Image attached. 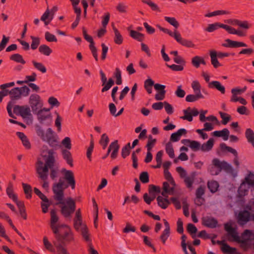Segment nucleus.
Segmentation results:
<instances>
[{"label": "nucleus", "mask_w": 254, "mask_h": 254, "mask_svg": "<svg viewBox=\"0 0 254 254\" xmlns=\"http://www.w3.org/2000/svg\"><path fill=\"white\" fill-rule=\"evenodd\" d=\"M39 51L42 54L47 56H49L52 53V50L46 45H41L40 46Z\"/></svg>", "instance_id": "36"}, {"label": "nucleus", "mask_w": 254, "mask_h": 254, "mask_svg": "<svg viewBox=\"0 0 254 254\" xmlns=\"http://www.w3.org/2000/svg\"><path fill=\"white\" fill-rule=\"evenodd\" d=\"M217 55V53L215 51H211L210 52L211 64L213 65L214 67L216 68L221 66V64L218 61Z\"/></svg>", "instance_id": "23"}, {"label": "nucleus", "mask_w": 254, "mask_h": 254, "mask_svg": "<svg viewBox=\"0 0 254 254\" xmlns=\"http://www.w3.org/2000/svg\"><path fill=\"white\" fill-rule=\"evenodd\" d=\"M34 192L43 202H48V198L38 188H34Z\"/></svg>", "instance_id": "55"}, {"label": "nucleus", "mask_w": 254, "mask_h": 254, "mask_svg": "<svg viewBox=\"0 0 254 254\" xmlns=\"http://www.w3.org/2000/svg\"><path fill=\"white\" fill-rule=\"evenodd\" d=\"M50 215V227L53 233H57L58 231L59 230V226H57L59 220V217L55 209H53L51 210Z\"/></svg>", "instance_id": "7"}, {"label": "nucleus", "mask_w": 254, "mask_h": 254, "mask_svg": "<svg viewBox=\"0 0 254 254\" xmlns=\"http://www.w3.org/2000/svg\"><path fill=\"white\" fill-rule=\"evenodd\" d=\"M229 13L230 12L228 11L223 10H218L214 11L212 12L207 13L205 15V16L210 17L214 16L219 15L228 14H229Z\"/></svg>", "instance_id": "47"}, {"label": "nucleus", "mask_w": 254, "mask_h": 254, "mask_svg": "<svg viewBox=\"0 0 254 254\" xmlns=\"http://www.w3.org/2000/svg\"><path fill=\"white\" fill-rule=\"evenodd\" d=\"M82 32H83V35L84 39L87 41H88V42L90 43L89 46H92L94 45V42L92 37L91 36L87 34L86 30L85 28V27L82 28Z\"/></svg>", "instance_id": "56"}, {"label": "nucleus", "mask_w": 254, "mask_h": 254, "mask_svg": "<svg viewBox=\"0 0 254 254\" xmlns=\"http://www.w3.org/2000/svg\"><path fill=\"white\" fill-rule=\"evenodd\" d=\"M208 86L209 88L216 89L217 90L221 92L222 94H224L225 92V88L219 81H213L208 83Z\"/></svg>", "instance_id": "21"}, {"label": "nucleus", "mask_w": 254, "mask_h": 254, "mask_svg": "<svg viewBox=\"0 0 254 254\" xmlns=\"http://www.w3.org/2000/svg\"><path fill=\"white\" fill-rule=\"evenodd\" d=\"M165 150L166 153L168 154L169 156L171 158H173L175 157V154H174V150L172 144L169 142L166 144L165 146Z\"/></svg>", "instance_id": "42"}, {"label": "nucleus", "mask_w": 254, "mask_h": 254, "mask_svg": "<svg viewBox=\"0 0 254 254\" xmlns=\"http://www.w3.org/2000/svg\"><path fill=\"white\" fill-rule=\"evenodd\" d=\"M54 234L58 244H62L63 246L65 247L66 245L74 241V235L70 228L64 232L63 234H60L59 230L57 233Z\"/></svg>", "instance_id": "5"}, {"label": "nucleus", "mask_w": 254, "mask_h": 254, "mask_svg": "<svg viewBox=\"0 0 254 254\" xmlns=\"http://www.w3.org/2000/svg\"><path fill=\"white\" fill-rule=\"evenodd\" d=\"M172 37L174 38L177 42L182 46L188 48H192L194 46V45L191 41L183 38L181 37L180 33L176 30L174 31V34Z\"/></svg>", "instance_id": "8"}, {"label": "nucleus", "mask_w": 254, "mask_h": 254, "mask_svg": "<svg viewBox=\"0 0 254 254\" xmlns=\"http://www.w3.org/2000/svg\"><path fill=\"white\" fill-rule=\"evenodd\" d=\"M175 189L174 187L170 188L168 182H165L163 183V191L161 194L165 197H167V194H173Z\"/></svg>", "instance_id": "22"}, {"label": "nucleus", "mask_w": 254, "mask_h": 254, "mask_svg": "<svg viewBox=\"0 0 254 254\" xmlns=\"http://www.w3.org/2000/svg\"><path fill=\"white\" fill-rule=\"evenodd\" d=\"M222 24L223 23L219 22L209 24L208 25L207 27L205 29V30L208 32H212L219 28H222Z\"/></svg>", "instance_id": "39"}, {"label": "nucleus", "mask_w": 254, "mask_h": 254, "mask_svg": "<svg viewBox=\"0 0 254 254\" xmlns=\"http://www.w3.org/2000/svg\"><path fill=\"white\" fill-rule=\"evenodd\" d=\"M219 114L222 120L221 121L222 124L226 125L231 120V116L227 113L219 112Z\"/></svg>", "instance_id": "46"}, {"label": "nucleus", "mask_w": 254, "mask_h": 254, "mask_svg": "<svg viewBox=\"0 0 254 254\" xmlns=\"http://www.w3.org/2000/svg\"><path fill=\"white\" fill-rule=\"evenodd\" d=\"M10 60L17 63H20L24 64L26 63L25 61L23 59V57L19 54H14L10 57Z\"/></svg>", "instance_id": "37"}, {"label": "nucleus", "mask_w": 254, "mask_h": 254, "mask_svg": "<svg viewBox=\"0 0 254 254\" xmlns=\"http://www.w3.org/2000/svg\"><path fill=\"white\" fill-rule=\"evenodd\" d=\"M32 40V43L31 44V48L32 50L36 49L40 43V40L39 37H34L31 36L30 37Z\"/></svg>", "instance_id": "51"}, {"label": "nucleus", "mask_w": 254, "mask_h": 254, "mask_svg": "<svg viewBox=\"0 0 254 254\" xmlns=\"http://www.w3.org/2000/svg\"><path fill=\"white\" fill-rule=\"evenodd\" d=\"M110 18V14L107 12L105 13L104 15L102 17V25L104 28H106Z\"/></svg>", "instance_id": "61"}, {"label": "nucleus", "mask_w": 254, "mask_h": 254, "mask_svg": "<svg viewBox=\"0 0 254 254\" xmlns=\"http://www.w3.org/2000/svg\"><path fill=\"white\" fill-rule=\"evenodd\" d=\"M82 225V220L80 209H78L75 212V217L74 219V227L78 231L79 227Z\"/></svg>", "instance_id": "18"}, {"label": "nucleus", "mask_w": 254, "mask_h": 254, "mask_svg": "<svg viewBox=\"0 0 254 254\" xmlns=\"http://www.w3.org/2000/svg\"><path fill=\"white\" fill-rule=\"evenodd\" d=\"M37 116V119L39 123L41 124H44V122L46 120H48L47 122V126H50L52 123L51 116L50 113L45 114L42 111H37L35 113H33Z\"/></svg>", "instance_id": "10"}, {"label": "nucleus", "mask_w": 254, "mask_h": 254, "mask_svg": "<svg viewBox=\"0 0 254 254\" xmlns=\"http://www.w3.org/2000/svg\"><path fill=\"white\" fill-rule=\"evenodd\" d=\"M119 148L120 145L118 144V141L117 140H114L110 144L108 149L111 151L113 150L111 154V158L112 159H115L117 157Z\"/></svg>", "instance_id": "14"}, {"label": "nucleus", "mask_w": 254, "mask_h": 254, "mask_svg": "<svg viewBox=\"0 0 254 254\" xmlns=\"http://www.w3.org/2000/svg\"><path fill=\"white\" fill-rule=\"evenodd\" d=\"M6 194L10 198H11L13 201L16 200L17 196L16 194L13 193V185L11 182L9 183L8 187L6 188Z\"/></svg>", "instance_id": "29"}, {"label": "nucleus", "mask_w": 254, "mask_h": 254, "mask_svg": "<svg viewBox=\"0 0 254 254\" xmlns=\"http://www.w3.org/2000/svg\"><path fill=\"white\" fill-rule=\"evenodd\" d=\"M216 243L218 245H221V250L224 254H228L230 249V246L225 243L224 240L217 241Z\"/></svg>", "instance_id": "43"}, {"label": "nucleus", "mask_w": 254, "mask_h": 254, "mask_svg": "<svg viewBox=\"0 0 254 254\" xmlns=\"http://www.w3.org/2000/svg\"><path fill=\"white\" fill-rule=\"evenodd\" d=\"M204 96L201 93H195V94H189L186 97V101L188 102H193L199 99H203Z\"/></svg>", "instance_id": "26"}, {"label": "nucleus", "mask_w": 254, "mask_h": 254, "mask_svg": "<svg viewBox=\"0 0 254 254\" xmlns=\"http://www.w3.org/2000/svg\"><path fill=\"white\" fill-rule=\"evenodd\" d=\"M202 224L210 228H215L217 226L218 221L213 217H206L202 219Z\"/></svg>", "instance_id": "15"}, {"label": "nucleus", "mask_w": 254, "mask_h": 254, "mask_svg": "<svg viewBox=\"0 0 254 254\" xmlns=\"http://www.w3.org/2000/svg\"><path fill=\"white\" fill-rule=\"evenodd\" d=\"M142 2L147 4L153 11H160L158 6L150 0H142Z\"/></svg>", "instance_id": "49"}, {"label": "nucleus", "mask_w": 254, "mask_h": 254, "mask_svg": "<svg viewBox=\"0 0 254 254\" xmlns=\"http://www.w3.org/2000/svg\"><path fill=\"white\" fill-rule=\"evenodd\" d=\"M187 230L191 235L192 238L194 239L196 237V233L197 231V229L194 224L189 223L187 227Z\"/></svg>", "instance_id": "35"}, {"label": "nucleus", "mask_w": 254, "mask_h": 254, "mask_svg": "<svg viewBox=\"0 0 254 254\" xmlns=\"http://www.w3.org/2000/svg\"><path fill=\"white\" fill-rule=\"evenodd\" d=\"M113 29L115 33L114 42L118 45H121L123 41V38L119 31L115 27L114 24H112Z\"/></svg>", "instance_id": "24"}, {"label": "nucleus", "mask_w": 254, "mask_h": 254, "mask_svg": "<svg viewBox=\"0 0 254 254\" xmlns=\"http://www.w3.org/2000/svg\"><path fill=\"white\" fill-rule=\"evenodd\" d=\"M32 63L35 68L40 71L42 73H45L47 71L46 67L41 63H38L35 61H32Z\"/></svg>", "instance_id": "45"}, {"label": "nucleus", "mask_w": 254, "mask_h": 254, "mask_svg": "<svg viewBox=\"0 0 254 254\" xmlns=\"http://www.w3.org/2000/svg\"><path fill=\"white\" fill-rule=\"evenodd\" d=\"M130 143H127L125 146L122 149L121 155L122 157L125 159L128 156L130 153Z\"/></svg>", "instance_id": "41"}, {"label": "nucleus", "mask_w": 254, "mask_h": 254, "mask_svg": "<svg viewBox=\"0 0 254 254\" xmlns=\"http://www.w3.org/2000/svg\"><path fill=\"white\" fill-rule=\"evenodd\" d=\"M81 226L82 227L81 228V233L83 238L86 242H89V243H91V240L89 237L88 229L87 226L86 225H82Z\"/></svg>", "instance_id": "33"}, {"label": "nucleus", "mask_w": 254, "mask_h": 254, "mask_svg": "<svg viewBox=\"0 0 254 254\" xmlns=\"http://www.w3.org/2000/svg\"><path fill=\"white\" fill-rule=\"evenodd\" d=\"M114 81L112 78H109L108 81H107L105 84L103 86L104 87L101 90L102 92H104L109 90L111 87L114 85Z\"/></svg>", "instance_id": "53"}, {"label": "nucleus", "mask_w": 254, "mask_h": 254, "mask_svg": "<svg viewBox=\"0 0 254 254\" xmlns=\"http://www.w3.org/2000/svg\"><path fill=\"white\" fill-rule=\"evenodd\" d=\"M61 173L63 174L64 178H61L58 183L54 184L52 188L54 194L53 197L57 201L55 205L61 204L60 207L61 214L64 218H68L75 211L76 204L71 197L67 198V205L65 204L64 190L68 187H70L72 190H74L75 188L76 182L72 171L62 168Z\"/></svg>", "instance_id": "1"}, {"label": "nucleus", "mask_w": 254, "mask_h": 254, "mask_svg": "<svg viewBox=\"0 0 254 254\" xmlns=\"http://www.w3.org/2000/svg\"><path fill=\"white\" fill-rule=\"evenodd\" d=\"M214 139L210 138L206 143H204L200 146V149L202 151H209L211 150L214 145Z\"/></svg>", "instance_id": "25"}, {"label": "nucleus", "mask_w": 254, "mask_h": 254, "mask_svg": "<svg viewBox=\"0 0 254 254\" xmlns=\"http://www.w3.org/2000/svg\"><path fill=\"white\" fill-rule=\"evenodd\" d=\"M157 140L156 139H153L151 135H149L148 136V139L146 145L147 150H151L152 148L154 146Z\"/></svg>", "instance_id": "50"}, {"label": "nucleus", "mask_w": 254, "mask_h": 254, "mask_svg": "<svg viewBox=\"0 0 254 254\" xmlns=\"http://www.w3.org/2000/svg\"><path fill=\"white\" fill-rule=\"evenodd\" d=\"M192 64L196 68L199 67L200 64L206 65V63L203 58L199 56H195L191 60Z\"/></svg>", "instance_id": "27"}, {"label": "nucleus", "mask_w": 254, "mask_h": 254, "mask_svg": "<svg viewBox=\"0 0 254 254\" xmlns=\"http://www.w3.org/2000/svg\"><path fill=\"white\" fill-rule=\"evenodd\" d=\"M55 245L57 248L58 254H69L64 248L65 246H63L62 244H58L57 245L55 243Z\"/></svg>", "instance_id": "59"}, {"label": "nucleus", "mask_w": 254, "mask_h": 254, "mask_svg": "<svg viewBox=\"0 0 254 254\" xmlns=\"http://www.w3.org/2000/svg\"><path fill=\"white\" fill-rule=\"evenodd\" d=\"M136 231V228L133 226L129 222L126 223V227L123 230V232L125 233H128L130 232H135Z\"/></svg>", "instance_id": "60"}, {"label": "nucleus", "mask_w": 254, "mask_h": 254, "mask_svg": "<svg viewBox=\"0 0 254 254\" xmlns=\"http://www.w3.org/2000/svg\"><path fill=\"white\" fill-rule=\"evenodd\" d=\"M230 101L232 102H239L241 104L244 105L247 104V101L244 98L234 95L232 96Z\"/></svg>", "instance_id": "62"}, {"label": "nucleus", "mask_w": 254, "mask_h": 254, "mask_svg": "<svg viewBox=\"0 0 254 254\" xmlns=\"http://www.w3.org/2000/svg\"><path fill=\"white\" fill-rule=\"evenodd\" d=\"M224 229L227 232L225 237L229 241H234L240 243L241 248L245 250H247L250 247L248 241L250 240L249 237L253 234V231L245 230L242 234V239H241L236 229L233 227L231 223H227L225 224Z\"/></svg>", "instance_id": "3"}, {"label": "nucleus", "mask_w": 254, "mask_h": 254, "mask_svg": "<svg viewBox=\"0 0 254 254\" xmlns=\"http://www.w3.org/2000/svg\"><path fill=\"white\" fill-rule=\"evenodd\" d=\"M23 107L21 112L19 115L22 118H26V117L31 115L30 108L27 106H22Z\"/></svg>", "instance_id": "54"}, {"label": "nucleus", "mask_w": 254, "mask_h": 254, "mask_svg": "<svg viewBox=\"0 0 254 254\" xmlns=\"http://www.w3.org/2000/svg\"><path fill=\"white\" fill-rule=\"evenodd\" d=\"M45 39L49 42H57V39L56 37L51 33H50L49 32L47 31L46 32L45 35Z\"/></svg>", "instance_id": "63"}, {"label": "nucleus", "mask_w": 254, "mask_h": 254, "mask_svg": "<svg viewBox=\"0 0 254 254\" xmlns=\"http://www.w3.org/2000/svg\"><path fill=\"white\" fill-rule=\"evenodd\" d=\"M220 148L221 150L223 152H225V151H227L232 153L235 156V158L234 160V163L237 166H238L239 165V162L238 159V153L235 149H233L231 147L227 146L225 143H220Z\"/></svg>", "instance_id": "13"}, {"label": "nucleus", "mask_w": 254, "mask_h": 254, "mask_svg": "<svg viewBox=\"0 0 254 254\" xmlns=\"http://www.w3.org/2000/svg\"><path fill=\"white\" fill-rule=\"evenodd\" d=\"M129 36L133 39L141 42L144 39V35L135 30H131L129 32Z\"/></svg>", "instance_id": "28"}, {"label": "nucleus", "mask_w": 254, "mask_h": 254, "mask_svg": "<svg viewBox=\"0 0 254 254\" xmlns=\"http://www.w3.org/2000/svg\"><path fill=\"white\" fill-rule=\"evenodd\" d=\"M62 154L63 159L66 161V163L70 167H73V159L71 152L69 150L64 149L62 150Z\"/></svg>", "instance_id": "17"}, {"label": "nucleus", "mask_w": 254, "mask_h": 254, "mask_svg": "<svg viewBox=\"0 0 254 254\" xmlns=\"http://www.w3.org/2000/svg\"><path fill=\"white\" fill-rule=\"evenodd\" d=\"M226 43H223L222 46L226 48H236L241 47H247V45L242 42L233 41L229 39H226Z\"/></svg>", "instance_id": "12"}, {"label": "nucleus", "mask_w": 254, "mask_h": 254, "mask_svg": "<svg viewBox=\"0 0 254 254\" xmlns=\"http://www.w3.org/2000/svg\"><path fill=\"white\" fill-rule=\"evenodd\" d=\"M190 111V107H188L187 109L184 110L183 113L184 114V116L181 117V118L184 120H187L189 122H191L193 120V117L191 115Z\"/></svg>", "instance_id": "40"}, {"label": "nucleus", "mask_w": 254, "mask_h": 254, "mask_svg": "<svg viewBox=\"0 0 254 254\" xmlns=\"http://www.w3.org/2000/svg\"><path fill=\"white\" fill-rule=\"evenodd\" d=\"M219 186L218 183L216 181H208L207 182V187L212 193L216 192Z\"/></svg>", "instance_id": "34"}, {"label": "nucleus", "mask_w": 254, "mask_h": 254, "mask_svg": "<svg viewBox=\"0 0 254 254\" xmlns=\"http://www.w3.org/2000/svg\"><path fill=\"white\" fill-rule=\"evenodd\" d=\"M230 132L226 128H223L221 130H216L212 132L213 135L216 137H222L224 140H227L229 136Z\"/></svg>", "instance_id": "19"}, {"label": "nucleus", "mask_w": 254, "mask_h": 254, "mask_svg": "<svg viewBox=\"0 0 254 254\" xmlns=\"http://www.w3.org/2000/svg\"><path fill=\"white\" fill-rule=\"evenodd\" d=\"M36 131L37 134L43 141L47 142L53 149L48 151V156H44L46 157L45 163L38 159L36 164V170L39 175V177L43 181H46L48 177L49 169H52L54 166L56 162L54 154L55 152L54 150L57 149L59 145L58 137L51 128H48L46 132L40 126H36Z\"/></svg>", "instance_id": "2"}, {"label": "nucleus", "mask_w": 254, "mask_h": 254, "mask_svg": "<svg viewBox=\"0 0 254 254\" xmlns=\"http://www.w3.org/2000/svg\"><path fill=\"white\" fill-rule=\"evenodd\" d=\"M212 166L209 169V172L211 175H218L222 170L227 172H230L232 171V166L225 161H220L217 158H214L212 160Z\"/></svg>", "instance_id": "4"}, {"label": "nucleus", "mask_w": 254, "mask_h": 254, "mask_svg": "<svg viewBox=\"0 0 254 254\" xmlns=\"http://www.w3.org/2000/svg\"><path fill=\"white\" fill-rule=\"evenodd\" d=\"M8 94L10 95V101L15 102V101L19 100L21 98V93L19 89V87L12 88L9 91Z\"/></svg>", "instance_id": "16"}, {"label": "nucleus", "mask_w": 254, "mask_h": 254, "mask_svg": "<svg viewBox=\"0 0 254 254\" xmlns=\"http://www.w3.org/2000/svg\"><path fill=\"white\" fill-rule=\"evenodd\" d=\"M139 180L143 184H147L149 182V174L147 172H142L140 174Z\"/></svg>", "instance_id": "52"}, {"label": "nucleus", "mask_w": 254, "mask_h": 254, "mask_svg": "<svg viewBox=\"0 0 254 254\" xmlns=\"http://www.w3.org/2000/svg\"><path fill=\"white\" fill-rule=\"evenodd\" d=\"M24 192L25 194V197L27 199H30L32 197V187L30 185L27 184L22 183Z\"/></svg>", "instance_id": "30"}, {"label": "nucleus", "mask_w": 254, "mask_h": 254, "mask_svg": "<svg viewBox=\"0 0 254 254\" xmlns=\"http://www.w3.org/2000/svg\"><path fill=\"white\" fill-rule=\"evenodd\" d=\"M245 136L248 141L254 146V132L251 128H247L245 132Z\"/></svg>", "instance_id": "32"}, {"label": "nucleus", "mask_w": 254, "mask_h": 254, "mask_svg": "<svg viewBox=\"0 0 254 254\" xmlns=\"http://www.w3.org/2000/svg\"><path fill=\"white\" fill-rule=\"evenodd\" d=\"M191 87L195 93H201L200 91L201 86L198 81H193L191 83Z\"/></svg>", "instance_id": "57"}, {"label": "nucleus", "mask_w": 254, "mask_h": 254, "mask_svg": "<svg viewBox=\"0 0 254 254\" xmlns=\"http://www.w3.org/2000/svg\"><path fill=\"white\" fill-rule=\"evenodd\" d=\"M141 150V148H137L135 151H133L131 154V159L132 160V166L134 168L136 169L138 167L137 157L136 154L140 152Z\"/></svg>", "instance_id": "38"}, {"label": "nucleus", "mask_w": 254, "mask_h": 254, "mask_svg": "<svg viewBox=\"0 0 254 254\" xmlns=\"http://www.w3.org/2000/svg\"><path fill=\"white\" fill-rule=\"evenodd\" d=\"M190 148L194 151L200 149V144L199 142L195 140H191L189 145Z\"/></svg>", "instance_id": "64"}, {"label": "nucleus", "mask_w": 254, "mask_h": 254, "mask_svg": "<svg viewBox=\"0 0 254 254\" xmlns=\"http://www.w3.org/2000/svg\"><path fill=\"white\" fill-rule=\"evenodd\" d=\"M248 187L245 186L244 183H242L238 190V195L240 198L243 197L248 194Z\"/></svg>", "instance_id": "31"}, {"label": "nucleus", "mask_w": 254, "mask_h": 254, "mask_svg": "<svg viewBox=\"0 0 254 254\" xmlns=\"http://www.w3.org/2000/svg\"><path fill=\"white\" fill-rule=\"evenodd\" d=\"M164 222V224L165 227V229L162 232L161 236H160V239L162 242V243L165 245L166 243V242L169 237L170 235V227L169 223L166 219L163 220Z\"/></svg>", "instance_id": "11"}, {"label": "nucleus", "mask_w": 254, "mask_h": 254, "mask_svg": "<svg viewBox=\"0 0 254 254\" xmlns=\"http://www.w3.org/2000/svg\"><path fill=\"white\" fill-rule=\"evenodd\" d=\"M90 136L92 138L90 140V145L87 149V153H86L87 157L90 161L91 160V154H92V152L93 150L94 145V140L93 139V135L92 134H91Z\"/></svg>", "instance_id": "48"}, {"label": "nucleus", "mask_w": 254, "mask_h": 254, "mask_svg": "<svg viewBox=\"0 0 254 254\" xmlns=\"http://www.w3.org/2000/svg\"><path fill=\"white\" fill-rule=\"evenodd\" d=\"M251 213L247 210L240 211L237 216V222L240 226L246 224L250 220Z\"/></svg>", "instance_id": "9"}, {"label": "nucleus", "mask_w": 254, "mask_h": 254, "mask_svg": "<svg viewBox=\"0 0 254 254\" xmlns=\"http://www.w3.org/2000/svg\"><path fill=\"white\" fill-rule=\"evenodd\" d=\"M185 178L184 182L187 187L188 188H191L194 180V176H186Z\"/></svg>", "instance_id": "58"}, {"label": "nucleus", "mask_w": 254, "mask_h": 254, "mask_svg": "<svg viewBox=\"0 0 254 254\" xmlns=\"http://www.w3.org/2000/svg\"><path fill=\"white\" fill-rule=\"evenodd\" d=\"M29 104L33 113H35L43 106L40 101V97L36 94H31L29 98Z\"/></svg>", "instance_id": "6"}, {"label": "nucleus", "mask_w": 254, "mask_h": 254, "mask_svg": "<svg viewBox=\"0 0 254 254\" xmlns=\"http://www.w3.org/2000/svg\"><path fill=\"white\" fill-rule=\"evenodd\" d=\"M164 19L176 29H177L180 26L179 23L175 17L165 16Z\"/></svg>", "instance_id": "44"}, {"label": "nucleus", "mask_w": 254, "mask_h": 254, "mask_svg": "<svg viewBox=\"0 0 254 254\" xmlns=\"http://www.w3.org/2000/svg\"><path fill=\"white\" fill-rule=\"evenodd\" d=\"M156 200L158 206L163 209H166L171 203L170 201L167 197H163L161 196H157Z\"/></svg>", "instance_id": "20"}]
</instances>
